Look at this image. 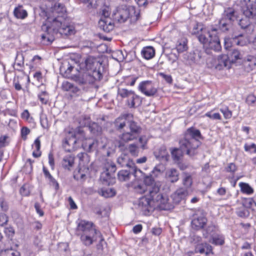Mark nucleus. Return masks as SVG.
<instances>
[{"mask_svg":"<svg viewBox=\"0 0 256 256\" xmlns=\"http://www.w3.org/2000/svg\"><path fill=\"white\" fill-rule=\"evenodd\" d=\"M178 42L176 46V49L178 53L182 52L186 50L187 45L184 40H182Z\"/></svg>","mask_w":256,"mask_h":256,"instance_id":"51","label":"nucleus"},{"mask_svg":"<svg viewBox=\"0 0 256 256\" xmlns=\"http://www.w3.org/2000/svg\"><path fill=\"white\" fill-rule=\"evenodd\" d=\"M210 242L216 245H222L224 242V238L221 236H216L212 237Z\"/></svg>","mask_w":256,"mask_h":256,"instance_id":"50","label":"nucleus"},{"mask_svg":"<svg viewBox=\"0 0 256 256\" xmlns=\"http://www.w3.org/2000/svg\"><path fill=\"white\" fill-rule=\"evenodd\" d=\"M100 28L106 32H109L114 28V25L109 18H101L98 22Z\"/></svg>","mask_w":256,"mask_h":256,"instance_id":"24","label":"nucleus"},{"mask_svg":"<svg viewBox=\"0 0 256 256\" xmlns=\"http://www.w3.org/2000/svg\"><path fill=\"white\" fill-rule=\"evenodd\" d=\"M232 42L237 46H244L248 42L247 36L243 34L234 36L232 38Z\"/></svg>","mask_w":256,"mask_h":256,"instance_id":"27","label":"nucleus"},{"mask_svg":"<svg viewBox=\"0 0 256 256\" xmlns=\"http://www.w3.org/2000/svg\"><path fill=\"white\" fill-rule=\"evenodd\" d=\"M88 129L91 134L94 136H99L102 133V128L95 122H92L88 124Z\"/></svg>","mask_w":256,"mask_h":256,"instance_id":"32","label":"nucleus"},{"mask_svg":"<svg viewBox=\"0 0 256 256\" xmlns=\"http://www.w3.org/2000/svg\"><path fill=\"white\" fill-rule=\"evenodd\" d=\"M116 162L120 166L130 168V170H132V172L136 173V168H138L128 154H122L118 158Z\"/></svg>","mask_w":256,"mask_h":256,"instance_id":"12","label":"nucleus"},{"mask_svg":"<svg viewBox=\"0 0 256 256\" xmlns=\"http://www.w3.org/2000/svg\"><path fill=\"white\" fill-rule=\"evenodd\" d=\"M142 54L145 59L150 60L154 56L155 50L152 46L145 47L142 50Z\"/></svg>","mask_w":256,"mask_h":256,"instance_id":"36","label":"nucleus"},{"mask_svg":"<svg viewBox=\"0 0 256 256\" xmlns=\"http://www.w3.org/2000/svg\"><path fill=\"white\" fill-rule=\"evenodd\" d=\"M190 241L192 244H196V245L197 244L201 243L202 238L200 236L194 234L190 236Z\"/></svg>","mask_w":256,"mask_h":256,"instance_id":"55","label":"nucleus"},{"mask_svg":"<svg viewBox=\"0 0 256 256\" xmlns=\"http://www.w3.org/2000/svg\"><path fill=\"white\" fill-rule=\"evenodd\" d=\"M128 150L133 156H138L139 154L140 148L136 144H130L128 146Z\"/></svg>","mask_w":256,"mask_h":256,"instance_id":"48","label":"nucleus"},{"mask_svg":"<svg viewBox=\"0 0 256 256\" xmlns=\"http://www.w3.org/2000/svg\"><path fill=\"white\" fill-rule=\"evenodd\" d=\"M206 214L202 210H198L193 215L192 228L196 230L202 228L207 222Z\"/></svg>","mask_w":256,"mask_h":256,"instance_id":"9","label":"nucleus"},{"mask_svg":"<svg viewBox=\"0 0 256 256\" xmlns=\"http://www.w3.org/2000/svg\"><path fill=\"white\" fill-rule=\"evenodd\" d=\"M24 66V56L22 53L18 52L16 57L14 66L15 69L21 71Z\"/></svg>","mask_w":256,"mask_h":256,"instance_id":"33","label":"nucleus"},{"mask_svg":"<svg viewBox=\"0 0 256 256\" xmlns=\"http://www.w3.org/2000/svg\"><path fill=\"white\" fill-rule=\"evenodd\" d=\"M218 24L220 29L224 32L228 31L232 24V23L228 22L222 18L219 20Z\"/></svg>","mask_w":256,"mask_h":256,"instance_id":"45","label":"nucleus"},{"mask_svg":"<svg viewBox=\"0 0 256 256\" xmlns=\"http://www.w3.org/2000/svg\"><path fill=\"white\" fill-rule=\"evenodd\" d=\"M98 146V142L96 139L88 140L82 144V147L87 152L96 150Z\"/></svg>","mask_w":256,"mask_h":256,"instance_id":"30","label":"nucleus"},{"mask_svg":"<svg viewBox=\"0 0 256 256\" xmlns=\"http://www.w3.org/2000/svg\"><path fill=\"white\" fill-rule=\"evenodd\" d=\"M139 142L142 144L141 148L142 149L144 150L146 148V145L148 142V139L145 136H138Z\"/></svg>","mask_w":256,"mask_h":256,"instance_id":"58","label":"nucleus"},{"mask_svg":"<svg viewBox=\"0 0 256 256\" xmlns=\"http://www.w3.org/2000/svg\"><path fill=\"white\" fill-rule=\"evenodd\" d=\"M220 112L223 114L224 117L226 119L230 118L232 116V112L228 110L227 107L220 109Z\"/></svg>","mask_w":256,"mask_h":256,"instance_id":"54","label":"nucleus"},{"mask_svg":"<svg viewBox=\"0 0 256 256\" xmlns=\"http://www.w3.org/2000/svg\"><path fill=\"white\" fill-rule=\"evenodd\" d=\"M171 154L174 161H178L182 157L185 152L182 150L180 146L178 148H174L170 149Z\"/></svg>","mask_w":256,"mask_h":256,"instance_id":"35","label":"nucleus"},{"mask_svg":"<svg viewBox=\"0 0 256 256\" xmlns=\"http://www.w3.org/2000/svg\"><path fill=\"white\" fill-rule=\"evenodd\" d=\"M138 78V77L136 76H128L126 80L127 84H130L131 86H132L134 84L136 80Z\"/></svg>","mask_w":256,"mask_h":256,"instance_id":"61","label":"nucleus"},{"mask_svg":"<svg viewBox=\"0 0 256 256\" xmlns=\"http://www.w3.org/2000/svg\"><path fill=\"white\" fill-rule=\"evenodd\" d=\"M194 252L196 253L204 254L208 255L212 252V247L206 242H201L196 245Z\"/></svg>","mask_w":256,"mask_h":256,"instance_id":"25","label":"nucleus"},{"mask_svg":"<svg viewBox=\"0 0 256 256\" xmlns=\"http://www.w3.org/2000/svg\"><path fill=\"white\" fill-rule=\"evenodd\" d=\"M86 68L91 72H86L78 75H74L72 79L80 86L92 84L96 80H100L102 75L100 70L102 64L92 56H88L85 60Z\"/></svg>","mask_w":256,"mask_h":256,"instance_id":"2","label":"nucleus"},{"mask_svg":"<svg viewBox=\"0 0 256 256\" xmlns=\"http://www.w3.org/2000/svg\"><path fill=\"white\" fill-rule=\"evenodd\" d=\"M242 13L244 16L252 20H256V5H247L242 8Z\"/></svg>","mask_w":256,"mask_h":256,"instance_id":"21","label":"nucleus"},{"mask_svg":"<svg viewBox=\"0 0 256 256\" xmlns=\"http://www.w3.org/2000/svg\"><path fill=\"white\" fill-rule=\"evenodd\" d=\"M239 186L242 192L250 194L254 192L252 188L248 184L244 182H240Z\"/></svg>","mask_w":256,"mask_h":256,"instance_id":"47","label":"nucleus"},{"mask_svg":"<svg viewBox=\"0 0 256 256\" xmlns=\"http://www.w3.org/2000/svg\"><path fill=\"white\" fill-rule=\"evenodd\" d=\"M132 118V114H124L119 116L114 122L116 128L118 130L123 129L126 126V124H128L129 118Z\"/></svg>","mask_w":256,"mask_h":256,"instance_id":"16","label":"nucleus"},{"mask_svg":"<svg viewBox=\"0 0 256 256\" xmlns=\"http://www.w3.org/2000/svg\"><path fill=\"white\" fill-rule=\"evenodd\" d=\"M113 18L118 22H124L130 17L134 20H138L140 17V12H136L133 6L122 4L118 6L113 12Z\"/></svg>","mask_w":256,"mask_h":256,"instance_id":"4","label":"nucleus"},{"mask_svg":"<svg viewBox=\"0 0 256 256\" xmlns=\"http://www.w3.org/2000/svg\"><path fill=\"white\" fill-rule=\"evenodd\" d=\"M72 84L70 82H64L62 86V89L64 91H70L72 89Z\"/></svg>","mask_w":256,"mask_h":256,"instance_id":"60","label":"nucleus"},{"mask_svg":"<svg viewBox=\"0 0 256 256\" xmlns=\"http://www.w3.org/2000/svg\"><path fill=\"white\" fill-rule=\"evenodd\" d=\"M252 20L246 16L242 18L239 22V25L242 29H247L250 27Z\"/></svg>","mask_w":256,"mask_h":256,"instance_id":"44","label":"nucleus"},{"mask_svg":"<svg viewBox=\"0 0 256 256\" xmlns=\"http://www.w3.org/2000/svg\"><path fill=\"white\" fill-rule=\"evenodd\" d=\"M144 184L148 189V195L140 199V204L146 208L153 202L160 210H168L174 208V206L168 202V198L166 195L160 192V186L155 181L153 175L150 174L146 175L142 172Z\"/></svg>","mask_w":256,"mask_h":256,"instance_id":"1","label":"nucleus"},{"mask_svg":"<svg viewBox=\"0 0 256 256\" xmlns=\"http://www.w3.org/2000/svg\"><path fill=\"white\" fill-rule=\"evenodd\" d=\"M0 256H20V252L12 248L1 250Z\"/></svg>","mask_w":256,"mask_h":256,"instance_id":"43","label":"nucleus"},{"mask_svg":"<svg viewBox=\"0 0 256 256\" xmlns=\"http://www.w3.org/2000/svg\"><path fill=\"white\" fill-rule=\"evenodd\" d=\"M184 136L189 139L195 140H200V139L202 138V136L200 130L194 127L187 129L184 134Z\"/></svg>","mask_w":256,"mask_h":256,"instance_id":"22","label":"nucleus"},{"mask_svg":"<svg viewBox=\"0 0 256 256\" xmlns=\"http://www.w3.org/2000/svg\"><path fill=\"white\" fill-rule=\"evenodd\" d=\"M66 12L65 6L60 3H56L50 8L48 12V22H52V26H61L62 20H64Z\"/></svg>","mask_w":256,"mask_h":256,"instance_id":"5","label":"nucleus"},{"mask_svg":"<svg viewBox=\"0 0 256 256\" xmlns=\"http://www.w3.org/2000/svg\"><path fill=\"white\" fill-rule=\"evenodd\" d=\"M14 14L17 18L24 19L28 16L27 12L24 10L22 6H18L14 10Z\"/></svg>","mask_w":256,"mask_h":256,"instance_id":"37","label":"nucleus"},{"mask_svg":"<svg viewBox=\"0 0 256 256\" xmlns=\"http://www.w3.org/2000/svg\"><path fill=\"white\" fill-rule=\"evenodd\" d=\"M100 180L102 184L110 186L115 182V176L104 170L100 174Z\"/></svg>","mask_w":256,"mask_h":256,"instance_id":"26","label":"nucleus"},{"mask_svg":"<svg viewBox=\"0 0 256 256\" xmlns=\"http://www.w3.org/2000/svg\"><path fill=\"white\" fill-rule=\"evenodd\" d=\"M155 158L158 160L167 162L168 160L169 154L166 146L164 145L160 146L154 152Z\"/></svg>","mask_w":256,"mask_h":256,"instance_id":"19","label":"nucleus"},{"mask_svg":"<svg viewBox=\"0 0 256 256\" xmlns=\"http://www.w3.org/2000/svg\"><path fill=\"white\" fill-rule=\"evenodd\" d=\"M99 193L106 198L114 196L116 194L114 189L111 188H102Z\"/></svg>","mask_w":256,"mask_h":256,"instance_id":"41","label":"nucleus"},{"mask_svg":"<svg viewBox=\"0 0 256 256\" xmlns=\"http://www.w3.org/2000/svg\"><path fill=\"white\" fill-rule=\"evenodd\" d=\"M77 228L78 230L82 232V234H89L91 230L96 232L93 223L84 220L80 221L78 225Z\"/></svg>","mask_w":256,"mask_h":256,"instance_id":"20","label":"nucleus"},{"mask_svg":"<svg viewBox=\"0 0 256 256\" xmlns=\"http://www.w3.org/2000/svg\"><path fill=\"white\" fill-rule=\"evenodd\" d=\"M166 178L168 181L175 182L178 180L179 172L175 168H170L166 172Z\"/></svg>","mask_w":256,"mask_h":256,"instance_id":"29","label":"nucleus"},{"mask_svg":"<svg viewBox=\"0 0 256 256\" xmlns=\"http://www.w3.org/2000/svg\"><path fill=\"white\" fill-rule=\"evenodd\" d=\"M83 131L80 128L76 130H70L66 135L64 142L63 144V146L65 150L68 152H70L72 150L68 148L67 146H69L72 144H74L76 143V136L78 134H81Z\"/></svg>","mask_w":256,"mask_h":256,"instance_id":"13","label":"nucleus"},{"mask_svg":"<svg viewBox=\"0 0 256 256\" xmlns=\"http://www.w3.org/2000/svg\"><path fill=\"white\" fill-rule=\"evenodd\" d=\"M182 184L186 188H189L192 184V176L188 174H186L182 180Z\"/></svg>","mask_w":256,"mask_h":256,"instance_id":"52","label":"nucleus"},{"mask_svg":"<svg viewBox=\"0 0 256 256\" xmlns=\"http://www.w3.org/2000/svg\"><path fill=\"white\" fill-rule=\"evenodd\" d=\"M208 38V41L204 44V48H205V52L208 54H212V50L215 52L220 51L221 48L220 40L216 35V30L212 28L210 32L206 33Z\"/></svg>","mask_w":256,"mask_h":256,"instance_id":"7","label":"nucleus"},{"mask_svg":"<svg viewBox=\"0 0 256 256\" xmlns=\"http://www.w3.org/2000/svg\"><path fill=\"white\" fill-rule=\"evenodd\" d=\"M216 228L214 225L208 226L206 230V232L203 235L204 238H207L209 236H212Z\"/></svg>","mask_w":256,"mask_h":256,"instance_id":"53","label":"nucleus"},{"mask_svg":"<svg viewBox=\"0 0 256 256\" xmlns=\"http://www.w3.org/2000/svg\"><path fill=\"white\" fill-rule=\"evenodd\" d=\"M30 132L29 128L26 127H24L21 130V135L22 138L23 140H25L26 139L27 135Z\"/></svg>","mask_w":256,"mask_h":256,"instance_id":"62","label":"nucleus"},{"mask_svg":"<svg viewBox=\"0 0 256 256\" xmlns=\"http://www.w3.org/2000/svg\"><path fill=\"white\" fill-rule=\"evenodd\" d=\"M236 214L239 217L242 218H247L250 216V212L244 204L236 208Z\"/></svg>","mask_w":256,"mask_h":256,"instance_id":"39","label":"nucleus"},{"mask_svg":"<svg viewBox=\"0 0 256 256\" xmlns=\"http://www.w3.org/2000/svg\"><path fill=\"white\" fill-rule=\"evenodd\" d=\"M205 116L212 120H220L221 119V116L219 113L208 112L206 114Z\"/></svg>","mask_w":256,"mask_h":256,"instance_id":"56","label":"nucleus"},{"mask_svg":"<svg viewBox=\"0 0 256 256\" xmlns=\"http://www.w3.org/2000/svg\"><path fill=\"white\" fill-rule=\"evenodd\" d=\"M134 92L132 90H128L126 88H118V94L122 98H128L129 97L132 98V94Z\"/></svg>","mask_w":256,"mask_h":256,"instance_id":"46","label":"nucleus"},{"mask_svg":"<svg viewBox=\"0 0 256 256\" xmlns=\"http://www.w3.org/2000/svg\"><path fill=\"white\" fill-rule=\"evenodd\" d=\"M4 232L9 238L12 237L14 234V230L12 227L9 226L5 228Z\"/></svg>","mask_w":256,"mask_h":256,"instance_id":"63","label":"nucleus"},{"mask_svg":"<svg viewBox=\"0 0 256 256\" xmlns=\"http://www.w3.org/2000/svg\"><path fill=\"white\" fill-rule=\"evenodd\" d=\"M20 192L23 196H28L30 193L28 186L23 185L20 190Z\"/></svg>","mask_w":256,"mask_h":256,"instance_id":"57","label":"nucleus"},{"mask_svg":"<svg viewBox=\"0 0 256 256\" xmlns=\"http://www.w3.org/2000/svg\"><path fill=\"white\" fill-rule=\"evenodd\" d=\"M133 189L135 192L142 194L148 192V189L144 184L136 183L132 186Z\"/></svg>","mask_w":256,"mask_h":256,"instance_id":"40","label":"nucleus"},{"mask_svg":"<svg viewBox=\"0 0 256 256\" xmlns=\"http://www.w3.org/2000/svg\"><path fill=\"white\" fill-rule=\"evenodd\" d=\"M128 126L129 131L123 132L120 136V140L124 142H128L137 140L142 132L141 126L136 122L130 118Z\"/></svg>","mask_w":256,"mask_h":256,"instance_id":"6","label":"nucleus"},{"mask_svg":"<svg viewBox=\"0 0 256 256\" xmlns=\"http://www.w3.org/2000/svg\"><path fill=\"white\" fill-rule=\"evenodd\" d=\"M139 174H142V172L138 168H136V174L132 172V170L128 168V170H120L118 174V179L120 181H127L130 179L131 175H134L135 178H138Z\"/></svg>","mask_w":256,"mask_h":256,"instance_id":"17","label":"nucleus"},{"mask_svg":"<svg viewBox=\"0 0 256 256\" xmlns=\"http://www.w3.org/2000/svg\"><path fill=\"white\" fill-rule=\"evenodd\" d=\"M96 232L91 230L89 234H82L80 236V240L82 244L86 246L91 245L93 243V237L96 234Z\"/></svg>","mask_w":256,"mask_h":256,"instance_id":"28","label":"nucleus"},{"mask_svg":"<svg viewBox=\"0 0 256 256\" xmlns=\"http://www.w3.org/2000/svg\"><path fill=\"white\" fill-rule=\"evenodd\" d=\"M205 52L198 50H196L192 52H190L186 56V62L190 65L204 63L205 60Z\"/></svg>","mask_w":256,"mask_h":256,"instance_id":"11","label":"nucleus"},{"mask_svg":"<svg viewBox=\"0 0 256 256\" xmlns=\"http://www.w3.org/2000/svg\"><path fill=\"white\" fill-rule=\"evenodd\" d=\"M188 193V191L184 188H182L178 190L173 196L174 200L176 203H179L181 200L184 199Z\"/></svg>","mask_w":256,"mask_h":256,"instance_id":"34","label":"nucleus"},{"mask_svg":"<svg viewBox=\"0 0 256 256\" xmlns=\"http://www.w3.org/2000/svg\"><path fill=\"white\" fill-rule=\"evenodd\" d=\"M231 66V62L228 55H222L218 56L215 68L221 70L224 68L229 69Z\"/></svg>","mask_w":256,"mask_h":256,"instance_id":"18","label":"nucleus"},{"mask_svg":"<svg viewBox=\"0 0 256 256\" xmlns=\"http://www.w3.org/2000/svg\"><path fill=\"white\" fill-rule=\"evenodd\" d=\"M210 32L206 28H204L202 24L196 23L194 24L191 32L192 34L198 35V38L200 43L206 44L208 41L207 34L206 33Z\"/></svg>","mask_w":256,"mask_h":256,"instance_id":"14","label":"nucleus"},{"mask_svg":"<svg viewBox=\"0 0 256 256\" xmlns=\"http://www.w3.org/2000/svg\"><path fill=\"white\" fill-rule=\"evenodd\" d=\"M244 148L246 151L251 152V150H252L254 153L256 152V144H254L250 145L245 144Z\"/></svg>","mask_w":256,"mask_h":256,"instance_id":"64","label":"nucleus"},{"mask_svg":"<svg viewBox=\"0 0 256 256\" xmlns=\"http://www.w3.org/2000/svg\"><path fill=\"white\" fill-rule=\"evenodd\" d=\"M138 89L146 96H152L157 93L158 87L156 83L151 80H145L139 84Z\"/></svg>","mask_w":256,"mask_h":256,"instance_id":"10","label":"nucleus"},{"mask_svg":"<svg viewBox=\"0 0 256 256\" xmlns=\"http://www.w3.org/2000/svg\"><path fill=\"white\" fill-rule=\"evenodd\" d=\"M116 170V164L114 162H108L105 166V170L114 176V174Z\"/></svg>","mask_w":256,"mask_h":256,"instance_id":"49","label":"nucleus"},{"mask_svg":"<svg viewBox=\"0 0 256 256\" xmlns=\"http://www.w3.org/2000/svg\"><path fill=\"white\" fill-rule=\"evenodd\" d=\"M74 162V158L72 156H67L64 158L62 161V166L68 170H70L73 167Z\"/></svg>","mask_w":256,"mask_h":256,"instance_id":"31","label":"nucleus"},{"mask_svg":"<svg viewBox=\"0 0 256 256\" xmlns=\"http://www.w3.org/2000/svg\"><path fill=\"white\" fill-rule=\"evenodd\" d=\"M231 64L235 62L238 60H241L243 58V54L237 49H234L230 53V56Z\"/></svg>","mask_w":256,"mask_h":256,"instance_id":"38","label":"nucleus"},{"mask_svg":"<svg viewBox=\"0 0 256 256\" xmlns=\"http://www.w3.org/2000/svg\"><path fill=\"white\" fill-rule=\"evenodd\" d=\"M132 98L129 97L127 100V104L130 108L134 107L136 104H139L140 101V97L136 95L134 92L132 93Z\"/></svg>","mask_w":256,"mask_h":256,"instance_id":"42","label":"nucleus"},{"mask_svg":"<svg viewBox=\"0 0 256 256\" xmlns=\"http://www.w3.org/2000/svg\"><path fill=\"white\" fill-rule=\"evenodd\" d=\"M222 18L232 24L236 19V10L232 8H225L222 14Z\"/></svg>","mask_w":256,"mask_h":256,"instance_id":"23","label":"nucleus"},{"mask_svg":"<svg viewBox=\"0 0 256 256\" xmlns=\"http://www.w3.org/2000/svg\"><path fill=\"white\" fill-rule=\"evenodd\" d=\"M226 169L227 172L234 173L236 170L237 168L234 163L232 162L228 164Z\"/></svg>","mask_w":256,"mask_h":256,"instance_id":"59","label":"nucleus"},{"mask_svg":"<svg viewBox=\"0 0 256 256\" xmlns=\"http://www.w3.org/2000/svg\"><path fill=\"white\" fill-rule=\"evenodd\" d=\"M242 65L244 70L250 72L256 66V53L253 55H248L242 61Z\"/></svg>","mask_w":256,"mask_h":256,"instance_id":"15","label":"nucleus"},{"mask_svg":"<svg viewBox=\"0 0 256 256\" xmlns=\"http://www.w3.org/2000/svg\"><path fill=\"white\" fill-rule=\"evenodd\" d=\"M64 20H62V25L58 26L56 25L53 26L52 24H51V26L43 24L42 29L44 32V34L41 35L42 40L44 42H52L54 40V37L58 36L57 35L58 34L63 37L74 34L75 30L74 26L62 24Z\"/></svg>","mask_w":256,"mask_h":256,"instance_id":"3","label":"nucleus"},{"mask_svg":"<svg viewBox=\"0 0 256 256\" xmlns=\"http://www.w3.org/2000/svg\"><path fill=\"white\" fill-rule=\"evenodd\" d=\"M200 144V140L189 139L184 136L179 140L180 148L187 155L192 156L196 154V149Z\"/></svg>","mask_w":256,"mask_h":256,"instance_id":"8","label":"nucleus"}]
</instances>
